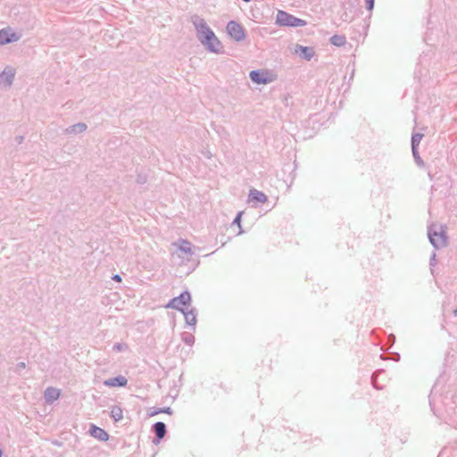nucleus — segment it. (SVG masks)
Returning <instances> with one entry per match:
<instances>
[{
	"label": "nucleus",
	"instance_id": "nucleus-1",
	"mask_svg": "<svg viewBox=\"0 0 457 457\" xmlns=\"http://www.w3.org/2000/svg\"><path fill=\"white\" fill-rule=\"evenodd\" d=\"M198 38L204 46L211 52L219 54L222 51V44L215 36L214 32L208 27L204 20L195 23Z\"/></svg>",
	"mask_w": 457,
	"mask_h": 457
},
{
	"label": "nucleus",
	"instance_id": "nucleus-2",
	"mask_svg": "<svg viewBox=\"0 0 457 457\" xmlns=\"http://www.w3.org/2000/svg\"><path fill=\"white\" fill-rule=\"evenodd\" d=\"M277 23L281 26L302 27L306 24V21L294 17L286 12L278 11L277 14Z\"/></svg>",
	"mask_w": 457,
	"mask_h": 457
},
{
	"label": "nucleus",
	"instance_id": "nucleus-3",
	"mask_svg": "<svg viewBox=\"0 0 457 457\" xmlns=\"http://www.w3.org/2000/svg\"><path fill=\"white\" fill-rule=\"evenodd\" d=\"M191 295L188 292L182 293L179 297L173 298L167 305L166 308H173L185 312L190 305Z\"/></svg>",
	"mask_w": 457,
	"mask_h": 457
},
{
	"label": "nucleus",
	"instance_id": "nucleus-4",
	"mask_svg": "<svg viewBox=\"0 0 457 457\" xmlns=\"http://www.w3.org/2000/svg\"><path fill=\"white\" fill-rule=\"evenodd\" d=\"M250 78L257 84H267L275 79V75L268 71H253Z\"/></svg>",
	"mask_w": 457,
	"mask_h": 457
},
{
	"label": "nucleus",
	"instance_id": "nucleus-5",
	"mask_svg": "<svg viewBox=\"0 0 457 457\" xmlns=\"http://www.w3.org/2000/svg\"><path fill=\"white\" fill-rule=\"evenodd\" d=\"M228 35L236 41H242L245 37L244 28L236 21H229L227 25Z\"/></svg>",
	"mask_w": 457,
	"mask_h": 457
},
{
	"label": "nucleus",
	"instance_id": "nucleus-6",
	"mask_svg": "<svg viewBox=\"0 0 457 457\" xmlns=\"http://www.w3.org/2000/svg\"><path fill=\"white\" fill-rule=\"evenodd\" d=\"M19 37L12 32L10 29H4L0 30V45L8 44L12 41H16Z\"/></svg>",
	"mask_w": 457,
	"mask_h": 457
},
{
	"label": "nucleus",
	"instance_id": "nucleus-7",
	"mask_svg": "<svg viewBox=\"0 0 457 457\" xmlns=\"http://www.w3.org/2000/svg\"><path fill=\"white\" fill-rule=\"evenodd\" d=\"M89 433L93 437L101 441H107L109 439L107 432L96 425H91Z\"/></svg>",
	"mask_w": 457,
	"mask_h": 457
},
{
	"label": "nucleus",
	"instance_id": "nucleus-8",
	"mask_svg": "<svg viewBox=\"0 0 457 457\" xmlns=\"http://www.w3.org/2000/svg\"><path fill=\"white\" fill-rule=\"evenodd\" d=\"M249 202L264 204L267 202V196L264 193L256 189L250 190Z\"/></svg>",
	"mask_w": 457,
	"mask_h": 457
},
{
	"label": "nucleus",
	"instance_id": "nucleus-9",
	"mask_svg": "<svg viewBox=\"0 0 457 457\" xmlns=\"http://www.w3.org/2000/svg\"><path fill=\"white\" fill-rule=\"evenodd\" d=\"M60 390L54 387H49L45 392V398L46 402L53 403L54 401L57 400L60 396Z\"/></svg>",
	"mask_w": 457,
	"mask_h": 457
},
{
	"label": "nucleus",
	"instance_id": "nucleus-10",
	"mask_svg": "<svg viewBox=\"0 0 457 457\" xmlns=\"http://www.w3.org/2000/svg\"><path fill=\"white\" fill-rule=\"evenodd\" d=\"M127 379L124 377H118L104 381V385L108 386H125L127 385Z\"/></svg>",
	"mask_w": 457,
	"mask_h": 457
},
{
	"label": "nucleus",
	"instance_id": "nucleus-11",
	"mask_svg": "<svg viewBox=\"0 0 457 457\" xmlns=\"http://www.w3.org/2000/svg\"><path fill=\"white\" fill-rule=\"evenodd\" d=\"M429 238L431 243L436 246L438 247L440 245H445V239L443 235L437 234V233H429Z\"/></svg>",
	"mask_w": 457,
	"mask_h": 457
},
{
	"label": "nucleus",
	"instance_id": "nucleus-12",
	"mask_svg": "<svg viewBox=\"0 0 457 457\" xmlns=\"http://www.w3.org/2000/svg\"><path fill=\"white\" fill-rule=\"evenodd\" d=\"M158 439H162L166 434V427L163 422H156L154 426Z\"/></svg>",
	"mask_w": 457,
	"mask_h": 457
},
{
	"label": "nucleus",
	"instance_id": "nucleus-13",
	"mask_svg": "<svg viewBox=\"0 0 457 457\" xmlns=\"http://www.w3.org/2000/svg\"><path fill=\"white\" fill-rule=\"evenodd\" d=\"M111 417L115 421H120L123 419V411L122 409L119 406H113L111 410Z\"/></svg>",
	"mask_w": 457,
	"mask_h": 457
},
{
	"label": "nucleus",
	"instance_id": "nucleus-14",
	"mask_svg": "<svg viewBox=\"0 0 457 457\" xmlns=\"http://www.w3.org/2000/svg\"><path fill=\"white\" fill-rule=\"evenodd\" d=\"M300 51L303 54H304V56L306 57V59L310 60L313 55H314V51L312 48L311 47H308V46H298L296 47V50L295 52H298Z\"/></svg>",
	"mask_w": 457,
	"mask_h": 457
},
{
	"label": "nucleus",
	"instance_id": "nucleus-15",
	"mask_svg": "<svg viewBox=\"0 0 457 457\" xmlns=\"http://www.w3.org/2000/svg\"><path fill=\"white\" fill-rule=\"evenodd\" d=\"M185 315V320L188 325L194 326L196 323V317L193 311H185L183 312Z\"/></svg>",
	"mask_w": 457,
	"mask_h": 457
},
{
	"label": "nucleus",
	"instance_id": "nucleus-16",
	"mask_svg": "<svg viewBox=\"0 0 457 457\" xmlns=\"http://www.w3.org/2000/svg\"><path fill=\"white\" fill-rule=\"evenodd\" d=\"M160 413H167V414H171L172 411H171V409L170 407H167V408H164V409H160V408H157V409H152L148 411V416L149 417H153V416H155L157 414H160Z\"/></svg>",
	"mask_w": 457,
	"mask_h": 457
},
{
	"label": "nucleus",
	"instance_id": "nucleus-17",
	"mask_svg": "<svg viewBox=\"0 0 457 457\" xmlns=\"http://www.w3.org/2000/svg\"><path fill=\"white\" fill-rule=\"evenodd\" d=\"M331 43L337 46H342L345 44L346 39L344 36L335 35L331 37Z\"/></svg>",
	"mask_w": 457,
	"mask_h": 457
},
{
	"label": "nucleus",
	"instance_id": "nucleus-18",
	"mask_svg": "<svg viewBox=\"0 0 457 457\" xmlns=\"http://www.w3.org/2000/svg\"><path fill=\"white\" fill-rule=\"evenodd\" d=\"M13 78V73L10 72V74H7L6 72H3L0 75V83H11L12 79Z\"/></svg>",
	"mask_w": 457,
	"mask_h": 457
},
{
	"label": "nucleus",
	"instance_id": "nucleus-19",
	"mask_svg": "<svg viewBox=\"0 0 457 457\" xmlns=\"http://www.w3.org/2000/svg\"><path fill=\"white\" fill-rule=\"evenodd\" d=\"M421 138H422L421 134H416L412 137V150H413V152L415 151V148L420 142Z\"/></svg>",
	"mask_w": 457,
	"mask_h": 457
},
{
	"label": "nucleus",
	"instance_id": "nucleus-20",
	"mask_svg": "<svg viewBox=\"0 0 457 457\" xmlns=\"http://www.w3.org/2000/svg\"><path fill=\"white\" fill-rule=\"evenodd\" d=\"M369 10H372L374 6V0H365Z\"/></svg>",
	"mask_w": 457,
	"mask_h": 457
},
{
	"label": "nucleus",
	"instance_id": "nucleus-21",
	"mask_svg": "<svg viewBox=\"0 0 457 457\" xmlns=\"http://www.w3.org/2000/svg\"><path fill=\"white\" fill-rule=\"evenodd\" d=\"M241 216H242V213L239 212L237 214V216L236 217V219L234 220V222L239 224L240 223V220H241Z\"/></svg>",
	"mask_w": 457,
	"mask_h": 457
},
{
	"label": "nucleus",
	"instance_id": "nucleus-22",
	"mask_svg": "<svg viewBox=\"0 0 457 457\" xmlns=\"http://www.w3.org/2000/svg\"><path fill=\"white\" fill-rule=\"evenodd\" d=\"M113 279H114L115 281H117V282H120V281H121V278H120V277L119 275H115V276H113Z\"/></svg>",
	"mask_w": 457,
	"mask_h": 457
},
{
	"label": "nucleus",
	"instance_id": "nucleus-23",
	"mask_svg": "<svg viewBox=\"0 0 457 457\" xmlns=\"http://www.w3.org/2000/svg\"><path fill=\"white\" fill-rule=\"evenodd\" d=\"M79 127L80 129H86V126L84 124L79 125Z\"/></svg>",
	"mask_w": 457,
	"mask_h": 457
},
{
	"label": "nucleus",
	"instance_id": "nucleus-24",
	"mask_svg": "<svg viewBox=\"0 0 457 457\" xmlns=\"http://www.w3.org/2000/svg\"><path fill=\"white\" fill-rule=\"evenodd\" d=\"M183 244L187 245H189V243L186 242V241H183Z\"/></svg>",
	"mask_w": 457,
	"mask_h": 457
},
{
	"label": "nucleus",
	"instance_id": "nucleus-25",
	"mask_svg": "<svg viewBox=\"0 0 457 457\" xmlns=\"http://www.w3.org/2000/svg\"><path fill=\"white\" fill-rule=\"evenodd\" d=\"M186 248H187H187L189 249L188 245H184V249H186Z\"/></svg>",
	"mask_w": 457,
	"mask_h": 457
},
{
	"label": "nucleus",
	"instance_id": "nucleus-26",
	"mask_svg": "<svg viewBox=\"0 0 457 457\" xmlns=\"http://www.w3.org/2000/svg\"><path fill=\"white\" fill-rule=\"evenodd\" d=\"M454 315H457V309L453 311Z\"/></svg>",
	"mask_w": 457,
	"mask_h": 457
},
{
	"label": "nucleus",
	"instance_id": "nucleus-27",
	"mask_svg": "<svg viewBox=\"0 0 457 457\" xmlns=\"http://www.w3.org/2000/svg\"><path fill=\"white\" fill-rule=\"evenodd\" d=\"M245 2H249L250 0H244Z\"/></svg>",
	"mask_w": 457,
	"mask_h": 457
}]
</instances>
